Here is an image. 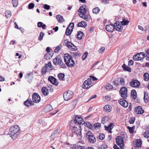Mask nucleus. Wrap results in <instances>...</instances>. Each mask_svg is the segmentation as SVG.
Instances as JSON below:
<instances>
[{
    "label": "nucleus",
    "mask_w": 149,
    "mask_h": 149,
    "mask_svg": "<svg viewBox=\"0 0 149 149\" xmlns=\"http://www.w3.org/2000/svg\"><path fill=\"white\" fill-rule=\"evenodd\" d=\"M44 35V33H43V32H41L40 33V35L38 38V39L40 40H41L42 39Z\"/></svg>",
    "instance_id": "obj_49"
},
{
    "label": "nucleus",
    "mask_w": 149,
    "mask_h": 149,
    "mask_svg": "<svg viewBox=\"0 0 149 149\" xmlns=\"http://www.w3.org/2000/svg\"><path fill=\"white\" fill-rule=\"evenodd\" d=\"M109 0H101V2L104 4H106L109 3Z\"/></svg>",
    "instance_id": "obj_61"
},
{
    "label": "nucleus",
    "mask_w": 149,
    "mask_h": 149,
    "mask_svg": "<svg viewBox=\"0 0 149 149\" xmlns=\"http://www.w3.org/2000/svg\"><path fill=\"white\" fill-rule=\"evenodd\" d=\"M122 67L124 71H128L129 72H131V68L130 67L126 66L125 64H124L122 66Z\"/></svg>",
    "instance_id": "obj_27"
},
{
    "label": "nucleus",
    "mask_w": 149,
    "mask_h": 149,
    "mask_svg": "<svg viewBox=\"0 0 149 149\" xmlns=\"http://www.w3.org/2000/svg\"><path fill=\"white\" fill-rule=\"evenodd\" d=\"M100 11V9L98 7H95L93 10V13L97 14Z\"/></svg>",
    "instance_id": "obj_39"
},
{
    "label": "nucleus",
    "mask_w": 149,
    "mask_h": 149,
    "mask_svg": "<svg viewBox=\"0 0 149 149\" xmlns=\"http://www.w3.org/2000/svg\"><path fill=\"white\" fill-rule=\"evenodd\" d=\"M144 100L145 99L148 100L149 99L148 95L147 92H145L144 94Z\"/></svg>",
    "instance_id": "obj_53"
},
{
    "label": "nucleus",
    "mask_w": 149,
    "mask_h": 149,
    "mask_svg": "<svg viewBox=\"0 0 149 149\" xmlns=\"http://www.w3.org/2000/svg\"><path fill=\"white\" fill-rule=\"evenodd\" d=\"M55 131H54V132L52 133V134L51 135L50 137V138L51 139V140L50 141H51L52 140H54V138H55L56 136V134H55Z\"/></svg>",
    "instance_id": "obj_38"
},
{
    "label": "nucleus",
    "mask_w": 149,
    "mask_h": 149,
    "mask_svg": "<svg viewBox=\"0 0 149 149\" xmlns=\"http://www.w3.org/2000/svg\"><path fill=\"white\" fill-rule=\"evenodd\" d=\"M144 80L146 81H148L149 80V75L147 73H145L143 75Z\"/></svg>",
    "instance_id": "obj_34"
},
{
    "label": "nucleus",
    "mask_w": 149,
    "mask_h": 149,
    "mask_svg": "<svg viewBox=\"0 0 149 149\" xmlns=\"http://www.w3.org/2000/svg\"><path fill=\"white\" fill-rule=\"evenodd\" d=\"M107 146L105 145H102L99 146L98 149H107Z\"/></svg>",
    "instance_id": "obj_42"
},
{
    "label": "nucleus",
    "mask_w": 149,
    "mask_h": 149,
    "mask_svg": "<svg viewBox=\"0 0 149 149\" xmlns=\"http://www.w3.org/2000/svg\"><path fill=\"white\" fill-rule=\"evenodd\" d=\"M64 61L67 65L69 67H73L74 66L75 63L72 58V57L68 54H65L64 55Z\"/></svg>",
    "instance_id": "obj_4"
},
{
    "label": "nucleus",
    "mask_w": 149,
    "mask_h": 149,
    "mask_svg": "<svg viewBox=\"0 0 149 149\" xmlns=\"http://www.w3.org/2000/svg\"><path fill=\"white\" fill-rule=\"evenodd\" d=\"M24 105L30 107L34 105L33 102L31 100H27L24 103Z\"/></svg>",
    "instance_id": "obj_23"
},
{
    "label": "nucleus",
    "mask_w": 149,
    "mask_h": 149,
    "mask_svg": "<svg viewBox=\"0 0 149 149\" xmlns=\"http://www.w3.org/2000/svg\"><path fill=\"white\" fill-rule=\"evenodd\" d=\"M87 24L86 22H85L82 21L79 23L78 24V27H85L86 26Z\"/></svg>",
    "instance_id": "obj_30"
},
{
    "label": "nucleus",
    "mask_w": 149,
    "mask_h": 149,
    "mask_svg": "<svg viewBox=\"0 0 149 149\" xmlns=\"http://www.w3.org/2000/svg\"><path fill=\"white\" fill-rule=\"evenodd\" d=\"M120 84L122 86H124L125 84V80L124 79L122 78L120 81Z\"/></svg>",
    "instance_id": "obj_48"
},
{
    "label": "nucleus",
    "mask_w": 149,
    "mask_h": 149,
    "mask_svg": "<svg viewBox=\"0 0 149 149\" xmlns=\"http://www.w3.org/2000/svg\"><path fill=\"white\" fill-rule=\"evenodd\" d=\"M105 47H101L99 50V52L100 53H102L105 50Z\"/></svg>",
    "instance_id": "obj_58"
},
{
    "label": "nucleus",
    "mask_w": 149,
    "mask_h": 149,
    "mask_svg": "<svg viewBox=\"0 0 149 149\" xmlns=\"http://www.w3.org/2000/svg\"><path fill=\"white\" fill-rule=\"evenodd\" d=\"M134 64V61L132 60H130L129 61L128 65L129 66H131Z\"/></svg>",
    "instance_id": "obj_62"
},
{
    "label": "nucleus",
    "mask_w": 149,
    "mask_h": 149,
    "mask_svg": "<svg viewBox=\"0 0 149 149\" xmlns=\"http://www.w3.org/2000/svg\"><path fill=\"white\" fill-rule=\"evenodd\" d=\"M73 95V93L71 91H68L64 93L63 94V97L65 100L68 101L72 98Z\"/></svg>",
    "instance_id": "obj_8"
},
{
    "label": "nucleus",
    "mask_w": 149,
    "mask_h": 149,
    "mask_svg": "<svg viewBox=\"0 0 149 149\" xmlns=\"http://www.w3.org/2000/svg\"><path fill=\"white\" fill-rule=\"evenodd\" d=\"M130 84L131 87L134 88H138L140 85V83L137 80H132L130 82Z\"/></svg>",
    "instance_id": "obj_15"
},
{
    "label": "nucleus",
    "mask_w": 149,
    "mask_h": 149,
    "mask_svg": "<svg viewBox=\"0 0 149 149\" xmlns=\"http://www.w3.org/2000/svg\"><path fill=\"white\" fill-rule=\"evenodd\" d=\"M113 88V86L110 84H107L105 87V88L106 89L109 90L111 89L112 88Z\"/></svg>",
    "instance_id": "obj_35"
},
{
    "label": "nucleus",
    "mask_w": 149,
    "mask_h": 149,
    "mask_svg": "<svg viewBox=\"0 0 149 149\" xmlns=\"http://www.w3.org/2000/svg\"><path fill=\"white\" fill-rule=\"evenodd\" d=\"M44 8L46 10H49L50 9V6L49 5L45 4L44 5Z\"/></svg>",
    "instance_id": "obj_60"
},
{
    "label": "nucleus",
    "mask_w": 149,
    "mask_h": 149,
    "mask_svg": "<svg viewBox=\"0 0 149 149\" xmlns=\"http://www.w3.org/2000/svg\"><path fill=\"white\" fill-rule=\"evenodd\" d=\"M144 136L146 138H149V132L148 131L145 132L144 134Z\"/></svg>",
    "instance_id": "obj_54"
},
{
    "label": "nucleus",
    "mask_w": 149,
    "mask_h": 149,
    "mask_svg": "<svg viewBox=\"0 0 149 149\" xmlns=\"http://www.w3.org/2000/svg\"><path fill=\"white\" fill-rule=\"evenodd\" d=\"M105 130H107V131H108L109 132L111 133V129L109 127V126L107 127H105Z\"/></svg>",
    "instance_id": "obj_59"
},
{
    "label": "nucleus",
    "mask_w": 149,
    "mask_h": 149,
    "mask_svg": "<svg viewBox=\"0 0 149 149\" xmlns=\"http://www.w3.org/2000/svg\"><path fill=\"white\" fill-rule=\"evenodd\" d=\"M131 95L132 98L134 100L136 98V93L135 90H132L131 91Z\"/></svg>",
    "instance_id": "obj_29"
},
{
    "label": "nucleus",
    "mask_w": 149,
    "mask_h": 149,
    "mask_svg": "<svg viewBox=\"0 0 149 149\" xmlns=\"http://www.w3.org/2000/svg\"><path fill=\"white\" fill-rule=\"evenodd\" d=\"M46 68L45 67V66H44L42 68V69L41 70V73L42 75H44L45 74L46 72H47V70L46 69Z\"/></svg>",
    "instance_id": "obj_40"
},
{
    "label": "nucleus",
    "mask_w": 149,
    "mask_h": 149,
    "mask_svg": "<svg viewBox=\"0 0 149 149\" xmlns=\"http://www.w3.org/2000/svg\"><path fill=\"white\" fill-rule=\"evenodd\" d=\"M87 11V10L85 6L80 7L78 10L79 12L80 13L79 14V16L86 21H88L90 19L91 17L89 15H86Z\"/></svg>",
    "instance_id": "obj_2"
},
{
    "label": "nucleus",
    "mask_w": 149,
    "mask_h": 149,
    "mask_svg": "<svg viewBox=\"0 0 149 149\" xmlns=\"http://www.w3.org/2000/svg\"><path fill=\"white\" fill-rule=\"evenodd\" d=\"M142 144V142L141 140L139 139L136 140V145L137 147H140L141 146Z\"/></svg>",
    "instance_id": "obj_41"
},
{
    "label": "nucleus",
    "mask_w": 149,
    "mask_h": 149,
    "mask_svg": "<svg viewBox=\"0 0 149 149\" xmlns=\"http://www.w3.org/2000/svg\"><path fill=\"white\" fill-rule=\"evenodd\" d=\"M86 125L90 129H91L93 128L92 125L89 122H87L86 123Z\"/></svg>",
    "instance_id": "obj_56"
},
{
    "label": "nucleus",
    "mask_w": 149,
    "mask_h": 149,
    "mask_svg": "<svg viewBox=\"0 0 149 149\" xmlns=\"http://www.w3.org/2000/svg\"><path fill=\"white\" fill-rule=\"evenodd\" d=\"M48 80L50 82L56 86H57L58 84V82L56 79L52 76H49Z\"/></svg>",
    "instance_id": "obj_17"
},
{
    "label": "nucleus",
    "mask_w": 149,
    "mask_h": 149,
    "mask_svg": "<svg viewBox=\"0 0 149 149\" xmlns=\"http://www.w3.org/2000/svg\"><path fill=\"white\" fill-rule=\"evenodd\" d=\"M83 35L84 33L82 31H78L77 35V37L80 40L82 39Z\"/></svg>",
    "instance_id": "obj_32"
},
{
    "label": "nucleus",
    "mask_w": 149,
    "mask_h": 149,
    "mask_svg": "<svg viewBox=\"0 0 149 149\" xmlns=\"http://www.w3.org/2000/svg\"><path fill=\"white\" fill-rule=\"evenodd\" d=\"M73 54L76 58L80 56L81 54L80 53L78 52L73 53Z\"/></svg>",
    "instance_id": "obj_51"
},
{
    "label": "nucleus",
    "mask_w": 149,
    "mask_h": 149,
    "mask_svg": "<svg viewBox=\"0 0 149 149\" xmlns=\"http://www.w3.org/2000/svg\"><path fill=\"white\" fill-rule=\"evenodd\" d=\"M53 109L52 106L50 104L47 105L45 107L44 111L45 112H47L51 111Z\"/></svg>",
    "instance_id": "obj_22"
},
{
    "label": "nucleus",
    "mask_w": 149,
    "mask_h": 149,
    "mask_svg": "<svg viewBox=\"0 0 149 149\" xmlns=\"http://www.w3.org/2000/svg\"><path fill=\"white\" fill-rule=\"evenodd\" d=\"M99 138L100 140H102L105 137L104 135L103 134H100L99 136Z\"/></svg>",
    "instance_id": "obj_57"
},
{
    "label": "nucleus",
    "mask_w": 149,
    "mask_h": 149,
    "mask_svg": "<svg viewBox=\"0 0 149 149\" xmlns=\"http://www.w3.org/2000/svg\"><path fill=\"white\" fill-rule=\"evenodd\" d=\"M42 93L45 95L46 96L49 94V89L46 87H43L41 89Z\"/></svg>",
    "instance_id": "obj_21"
},
{
    "label": "nucleus",
    "mask_w": 149,
    "mask_h": 149,
    "mask_svg": "<svg viewBox=\"0 0 149 149\" xmlns=\"http://www.w3.org/2000/svg\"><path fill=\"white\" fill-rule=\"evenodd\" d=\"M133 60L135 61L140 60V58H139V57L138 56L137 54L133 56Z\"/></svg>",
    "instance_id": "obj_45"
},
{
    "label": "nucleus",
    "mask_w": 149,
    "mask_h": 149,
    "mask_svg": "<svg viewBox=\"0 0 149 149\" xmlns=\"http://www.w3.org/2000/svg\"><path fill=\"white\" fill-rule=\"evenodd\" d=\"M86 135V138L88 139L89 142L91 143H93L96 141L95 137L91 131H88Z\"/></svg>",
    "instance_id": "obj_6"
},
{
    "label": "nucleus",
    "mask_w": 149,
    "mask_h": 149,
    "mask_svg": "<svg viewBox=\"0 0 149 149\" xmlns=\"http://www.w3.org/2000/svg\"><path fill=\"white\" fill-rule=\"evenodd\" d=\"M111 107L109 105H105L104 107V111L107 112H109L111 111Z\"/></svg>",
    "instance_id": "obj_26"
},
{
    "label": "nucleus",
    "mask_w": 149,
    "mask_h": 149,
    "mask_svg": "<svg viewBox=\"0 0 149 149\" xmlns=\"http://www.w3.org/2000/svg\"><path fill=\"white\" fill-rule=\"evenodd\" d=\"M45 66L46 68V69L47 70V72H49V71L52 69V66L51 63L50 62H49L47 64L45 65L44 66Z\"/></svg>",
    "instance_id": "obj_24"
},
{
    "label": "nucleus",
    "mask_w": 149,
    "mask_h": 149,
    "mask_svg": "<svg viewBox=\"0 0 149 149\" xmlns=\"http://www.w3.org/2000/svg\"><path fill=\"white\" fill-rule=\"evenodd\" d=\"M56 18L58 22L60 23H62L64 22L65 20L63 17L60 15H57L56 16Z\"/></svg>",
    "instance_id": "obj_25"
},
{
    "label": "nucleus",
    "mask_w": 149,
    "mask_h": 149,
    "mask_svg": "<svg viewBox=\"0 0 149 149\" xmlns=\"http://www.w3.org/2000/svg\"><path fill=\"white\" fill-rule=\"evenodd\" d=\"M53 63L54 64L57 65H59L61 68H65L66 66L65 64L62 61V60L58 57H56L53 60Z\"/></svg>",
    "instance_id": "obj_5"
},
{
    "label": "nucleus",
    "mask_w": 149,
    "mask_h": 149,
    "mask_svg": "<svg viewBox=\"0 0 149 149\" xmlns=\"http://www.w3.org/2000/svg\"><path fill=\"white\" fill-rule=\"evenodd\" d=\"M59 79L61 80L64 81L65 80V78H64L65 75L64 74L60 73H59L58 75Z\"/></svg>",
    "instance_id": "obj_33"
},
{
    "label": "nucleus",
    "mask_w": 149,
    "mask_h": 149,
    "mask_svg": "<svg viewBox=\"0 0 149 149\" xmlns=\"http://www.w3.org/2000/svg\"><path fill=\"white\" fill-rule=\"evenodd\" d=\"M114 28L118 31H121L123 29V27L120 22L116 21L114 24Z\"/></svg>",
    "instance_id": "obj_14"
},
{
    "label": "nucleus",
    "mask_w": 149,
    "mask_h": 149,
    "mask_svg": "<svg viewBox=\"0 0 149 149\" xmlns=\"http://www.w3.org/2000/svg\"><path fill=\"white\" fill-rule=\"evenodd\" d=\"M109 120V117L107 116L103 118L102 120V123L104 124L107 122Z\"/></svg>",
    "instance_id": "obj_36"
},
{
    "label": "nucleus",
    "mask_w": 149,
    "mask_h": 149,
    "mask_svg": "<svg viewBox=\"0 0 149 149\" xmlns=\"http://www.w3.org/2000/svg\"><path fill=\"white\" fill-rule=\"evenodd\" d=\"M121 96L124 99H126L127 96V89L126 87H122L120 90Z\"/></svg>",
    "instance_id": "obj_7"
},
{
    "label": "nucleus",
    "mask_w": 149,
    "mask_h": 149,
    "mask_svg": "<svg viewBox=\"0 0 149 149\" xmlns=\"http://www.w3.org/2000/svg\"><path fill=\"white\" fill-rule=\"evenodd\" d=\"M136 113L138 114H142L144 112V111L143 109L141 107L138 106L136 109Z\"/></svg>",
    "instance_id": "obj_20"
},
{
    "label": "nucleus",
    "mask_w": 149,
    "mask_h": 149,
    "mask_svg": "<svg viewBox=\"0 0 149 149\" xmlns=\"http://www.w3.org/2000/svg\"><path fill=\"white\" fill-rule=\"evenodd\" d=\"M5 14L6 16L7 17H9L11 16V12L9 11H6Z\"/></svg>",
    "instance_id": "obj_50"
},
{
    "label": "nucleus",
    "mask_w": 149,
    "mask_h": 149,
    "mask_svg": "<svg viewBox=\"0 0 149 149\" xmlns=\"http://www.w3.org/2000/svg\"><path fill=\"white\" fill-rule=\"evenodd\" d=\"M64 45L66 46L71 50L74 51L77 49L76 46L67 40H64Z\"/></svg>",
    "instance_id": "obj_9"
},
{
    "label": "nucleus",
    "mask_w": 149,
    "mask_h": 149,
    "mask_svg": "<svg viewBox=\"0 0 149 149\" xmlns=\"http://www.w3.org/2000/svg\"><path fill=\"white\" fill-rule=\"evenodd\" d=\"M94 126L95 128H98L100 127L101 124L100 123H96L94 125Z\"/></svg>",
    "instance_id": "obj_55"
},
{
    "label": "nucleus",
    "mask_w": 149,
    "mask_h": 149,
    "mask_svg": "<svg viewBox=\"0 0 149 149\" xmlns=\"http://www.w3.org/2000/svg\"><path fill=\"white\" fill-rule=\"evenodd\" d=\"M20 128L17 125H15L10 127L9 134L13 139H15L18 136V132L20 130Z\"/></svg>",
    "instance_id": "obj_1"
},
{
    "label": "nucleus",
    "mask_w": 149,
    "mask_h": 149,
    "mask_svg": "<svg viewBox=\"0 0 149 149\" xmlns=\"http://www.w3.org/2000/svg\"><path fill=\"white\" fill-rule=\"evenodd\" d=\"M34 7V4L33 3H31L29 4L28 8L29 9H31Z\"/></svg>",
    "instance_id": "obj_52"
},
{
    "label": "nucleus",
    "mask_w": 149,
    "mask_h": 149,
    "mask_svg": "<svg viewBox=\"0 0 149 149\" xmlns=\"http://www.w3.org/2000/svg\"><path fill=\"white\" fill-rule=\"evenodd\" d=\"M92 85L93 83L91 79L89 78L85 81L83 84L82 87L84 89H87L91 87L92 86Z\"/></svg>",
    "instance_id": "obj_11"
},
{
    "label": "nucleus",
    "mask_w": 149,
    "mask_h": 149,
    "mask_svg": "<svg viewBox=\"0 0 149 149\" xmlns=\"http://www.w3.org/2000/svg\"><path fill=\"white\" fill-rule=\"evenodd\" d=\"M62 47V45H59L54 50V52L56 53H58L59 52V50H60Z\"/></svg>",
    "instance_id": "obj_46"
},
{
    "label": "nucleus",
    "mask_w": 149,
    "mask_h": 149,
    "mask_svg": "<svg viewBox=\"0 0 149 149\" xmlns=\"http://www.w3.org/2000/svg\"><path fill=\"white\" fill-rule=\"evenodd\" d=\"M117 144L121 148H123L124 145V140L123 137L118 136L116 138Z\"/></svg>",
    "instance_id": "obj_12"
},
{
    "label": "nucleus",
    "mask_w": 149,
    "mask_h": 149,
    "mask_svg": "<svg viewBox=\"0 0 149 149\" xmlns=\"http://www.w3.org/2000/svg\"><path fill=\"white\" fill-rule=\"evenodd\" d=\"M145 31L146 32H149V25H146L145 27Z\"/></svg>",
    "instance_id": "obj_63"
},
{
    "label": "nucleus",
    "mask_w": 149,
    "mask_h": 149,
    "mask_svg": "<svg viewBox=\"0 0 149 149\" xmlns=\"http://www.w3.org/2000/svg\"><path fill=\"white\" fill-rule=\"evenodd\" d=\"M120 22L121 23V24L123 26V25L125 26L128 25L130 22V21L124 18L123 19V20L121 22Z\"/></svg>",
    "instance_id": "obj_28"
},
{
    "label": "nucleus",
    "mask_w": 149,
    "mask_h": 149,
    "mask_svg": "<svg viewBox=\"0 0 149 149\" xmlns=\"http://www.w3.org/2000/svg\"><path fill=\"white\" fill-rule=\"evenodd\" d=\"M106 29L107 31L109 32H112L114 30V26L112 24L107 25L106 26Z\"/></svg>",
    "instance_id": "obj_19"
},
{
    "label": "nucleus",
    "mask_w": 149,
    "mask_h": 149,
    "mask_svg": "<svg viewBox=\"0 0 149 149\" xmlns=\"http://www.w3.org/2000/svg\"><path fill=\"white\" fill-rule=\"evenodd\" d=\"M71 121H73L74 123H75V125H80V124L83 125L84 123L82 118L81 116H75L74 119L72 120Z\"/></svg>",
    "instance_id": "obj_10"
},
{
    "label": "nucleus",
    "mask_w": 149,
    "mask_h": 149,
    "mask_svg": "<svg viewBox=\"0 0 149 149\" xmlns=\"http://www.w3.org/2000/svg\"><path fill=\"white\" fill-rule=\"evenodd\" d=\"M137 54L140 60L143 59L145 56V54L143 52L139 53Z\"/></svg>",
    "instance_id": "obj_31"
},
{
    "label": "nucleus",
    "mask_w": 149,
    "mask_h": 149,
    "mask_svg": "<svg viewBox=\"0 0 149 149\" xmlns=\"http://www.w3.org/2000/svg\"><path fill=\"white\" fill-rule=\"evenodd\" d=\"M32 100L33 102L38 103L40 100V97L38 93H35L33 94Z\"/></svg>",
    "instance_id": "obj_16"
},
{
    "label": "nucleus",
    "mask_w": 149,
    "mask_h": 149,
    "mask_svg": "<svg viewBox=\"0 0 149 149\" xmlns=\"http://www.w3.org/2000/svg\"><path fill=\"white\" fill-rule=\"evenodd\" d=\"M43 25V23L41 22H38V26L39 27H41Z\"/></svg>",
    "instance_id": "obj_64"
},
{
    "label": "nucleus",
    "mask_w": 149,
    "mask_h": 149,
    "mask_svg": "<svg viewBox=\"0 0 149 149\" xmlns=\"http://www.w3.org/2000/svg\"><path fill=\"white\" fill-rule=\"evenodd\" d=\"M74 123L73 121H71L70 124L71 127L72 132L77 135H80L81 134L80 125H76L75 123Z\"/></svg>",
    "instance_id": "obj_3"
},
{
    "label": "nucleus",
    "mask_w": 149,
    "mask_h": 149,
    "mask_svg": "<svg viewBox=\"0 0 149 149\" xmlns=\"http://www.w3.org/2000/svg\"><path fill=\"white\" fill-rule=\"evenodd\" d=\"M74 27V24L73 23H71L69 25L65 31V34L66 36H68L71 34L73 29Z\"/></svg>",
    "instance_id": "obj_13"
},
{
    "label": "nucleus",
    "mask_w": 149,
    "mask_h": 149,
    "mask_svg": "<svg viewBox=\"0 0 149 149\" xmlns=\"http://www.w3.org/2000/svg\"><path fill=\"white\" fill-rule=\"evenodd\" d=\"M88 54V53L87 52H85L82 56V59L84 60L87 57Z\"/></svg>",
    "instance_id": "obj_47"
},
{
    "label": "nucleus",
    "mask_w": 149,
    "mask_h": 149,
    "mask_svg": "<svg viewBox=\"0 0 149 149\" xmlns=\"http://www.w3.org/2000/svg\"><path fill=\"white\" fill-rule=\"evenodd\" d=\"M13 6L14 7H16L18 5V0H12Z\"/></svg>",
    "instance_id": "obj_37"
},
{
    "label": "nucleus",
    "mask_w": 149,
    "mask_h": 149,
    "mask_svg": "<svg viewBox=\"0 0 149 149\" xmlns=\"http://www.w3.org/2000/svg\"><path fill=\"white\" fill-rule=\"evenodd\" d=\"M125 99H120L119 101V103L123 107H128V102Z\"/></svg>",
    "instance_id": "obj_18"
},
{
    "label": "nucleus",
    "mask_w": 149,
    "mask_h": 149,
    "mask_svg": "<svg viewBox=\"0 0 149 149\" xmlns=\"http://www.w3.org/2000/svg\"><path fill=\"white\" fill-rule=\"evenodd\" d=\"M78 145H71L70 146V149H78Z\"/></svg>",
    "instance_id": "obj_44"
},
{
    "label": "nucleus",
    "mask_w": 149,
    "mask_h": 149,
    "mask_svg": "<svg viewBox=\"0 0 149 149\" xmlns=\"http://www.w3.org/2000/svg\"><path fill=\"white\" fill-rule=\"evenodd\" d=\"M127 128L129 130V132L130 133H133L134 129H135V127L134 126H133L132 127L128 126L127 127Z\"/></svg>",
    "instance_id": "obj_43"
}]
</instances>
